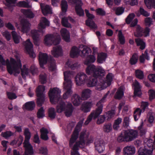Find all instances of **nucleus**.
<instances>
[{"label":"nucleus","mask_w":155,"mask_h":155,"mask_svg":"<svg viewBox=\"0 0 155 155\" xmlns=\"http://www.w3.org/2000/svg\"><path fill=\"white\" fill-rule=\"evenodd\" d=\"M44 110L42 107H41L37 113V116L38 118H42L45 117Z\"/></svg>","instance_id":"nucleus-57"},{"label":"nucleus","mask_w":155,"mask_h":155,"mask_svg":"<svg viewBox=\"0 0 155 155\" xmlns=\"http://www.w3.org/2000/svg\"><path fill=\"white\" fill-rule=\"evenodd\" d=\"M107 55L106 53L102 52L98 54L97 57V61L100 64H102L105 61Z\"/></svg>","instance_id":"nucleus-31"},{"label":"nucleus","mask_w":155,"mask_h":155,"mask_svg":"<svg viewBox=\"0 0 155 155\" xmlns=\"http://www.w3.org/2000/svg\"><path fill=\"white\" fill-rule=\"evenodd\" d=\"M101 80L102 82L100 84L101 86H103L106 82L108 86H109L111 84V82L112 80V74L109 73L107 74L106 76V81H104L103 79H101Z\"/></svg>","instance_id":"nucleus-29"},{"label":"nucleus","mask_w":155,"mask_h":155,"mask_svg":"<svg viewBox=\"0 0 155 155\" xmlns=\"http://www.w3.org/2000/svg\"><path fill=\"white\" fill-rule=\"evenodd\" d=\"M115 13L117 15H122L124 12V8L122 7H117L115 9Z\"/></svg>","instance_id":"nucleus-58"},{"label":"nucleus","mask_w":155,"mask_h":155,"mask_svg":"<svg viewBox=\"0 0 155 155\" xmlns=\"http://www.w3.org/2000/svg\"><path fill=\"white\" fill-rule=\"evenodd\" d=\"M79 132V130L76 127L69 140V143L70 147L73 146V144L76 142V140L78 138Z\"/></svg>","instance_id":"nucleus-15"},{"label":"nucleus","mask_w":155,"mask_h":155,"mask_svg":"<svg viewBox=\"0 0 155 155\" xmlns=\"http://www.w3.org/2000/svg\"><path fill=\"white\" fill-rule=\"evenodd\" d=\"M24 147L25 148V153L32 155L34 154V151L32 146L29 143H23Z\"/></svg>","instance_id":"nucleus-24"},{"label":"nucleus","mask_w":155,"mask_h":155,"mask_svg":"<svg viewBox=\"0 0 155 155\" xmlns=\"http://www.w3.org/2000/svg\"><path fill=\"white\" fill-rule=\"evenodd\" d=\"M35 103L33 101L26 102L24 105L26 110L30 111L33 110L35 108Z\"/></svg>","instance_id":"nucleus-28"},{"label":"nucleus","mask_w":155,"mask_h":155,"mask_svg":"<svg viewBox=\"0 0 155 155\" xmlns=\"http://www.w3.org/2000/svg\"><path fill=\"white\" fill-rule=\"evenodd\" d=\"M135 41L137 46H140V49L143 50L145 48L146 43L142 38H136Z\"/></svg>","instance_id":"nucleus-30"},{"label":"nucleus","mask_w":155,"mask_h":155,"mask_svg":"<svg viewBox=\"0 0 155 155\" xmlns=\"http://www.w3.org/2000/svg\"><path fill=\"white\" fill-rule=\"evenodd\" d=\"M21 70V74L22 78L25 79L26 78V75H28V69L27 68L25 65H23V68L22 69L21 67L19 69Z\"/></svg>","instance_id":"nucleus-48"},{"label":"nucleus","mask_w":155,"mask_h":155,"mask_svg":"<svg viewBox=\"0 0 155 155\" xmlns=\"http://www.w3.org/2000/svg\"><path fill=\"white\" fill-rule=\"evenodd\" d=\"M143 28L139 25H137L136 31L134 33V36L137 37H141L143 35Z\"/></svg>","instance_id":"nucleus-36"},{"label":"nucleus","mask_w":155,"mask_h":155,"mask_svg":"<svg viewBox=\"0 0 155 155\" xmlns=\"http://www.w3.org/2000/svg\"><path fill=\"white\" fill-rule=\"evenodd\" d=\"M61 6L62 12L63 13H65L67 11L68 7L67 1L65 0H62Z\"/></svg>","instance_id":"nucleus-52"},{"label":"nucleus","mask_w":155,"mask_h":155,"mask_svg":"<svg viewBox=\"0 0 155 155\" xmlns=\"http://www.w3.org/2000/svg\"><path fill=\"white\" fill-rule=\"evenodd\" d=\"M12 38L14 42L16 44H18L19 42L20 37L15 31H12Z\"/></svg>","instance_id":"nucleus-53"},{"label":"nucleus","mask_w":155,"mask_h":155,"mask_svg":"<svg viewBox=\"0 0 155 155\" xmlns=\"http://www.w3.org/2000/svg\"><path fill=\"white\" fill-rule=\"evenodd\" d=\"M86 134L85 132H81L80 134L79 137V140L78 141L79 142L82 143L84 145L85 144V141L84 140V136Z\"/></svg>","instance_id":"nucleus-60"},{"label":"nucleus","mask_w":155,"mask_h":155,"mask_svg":"<svg viewBox=\"0 0 155 155\" xmlns=\"http://www.w3.org/2000/svg\"><path fill=\"white\" fill-rule=\"evenodd\" d=\"M61 33L63 39L66 42L70 41V35L69 32L65 28H62L61 30Z\"/></svg>","instance_id":"nucleus-20"},{"label":"nucleus","mask_w":155,"mask_h":155,"mask_svg":"<svg viewBox=\"0 0 155 155\" xmlns=\"http://www.w3.org/2000/svg\"><path fill=\"white\" fill-rule=\"evenodd\" d=\"M97 108L95 111L92 112L88 117L86 120L85 121L84 124L87 125L91 121L92 118L95 119L97 118L102 112L103 108L102 106H97Z\"/></svg>","instance_id":"nucleus-8"},{"label":"nucleus","mask_w":155,"mask_h":155,"mask_svg":"<svg viewBox=\"0 0 155 155\" xmlns=\"http://www.w3.org/2000/svg\"><path fill=\"white\" fill-rule=\"evenodd\" d=\"M17 6L25 7V8H29V5L28 3L26 2L23 1H20L18 2L17 4Z\"/></svg>","instance_id":"nucleus-63"},{"label":"nucleus","mask_w":155,"mask_h":155,"mask_svg":"<svg viewBox=\"0 0 155 155\" xmlns=\"http://www.w3.org/2000/svg\"><path fill=\"white\" fill-rule=\"evenodd\" d=\"M66 105L64 102L61 101L56 106L57 111L58 113H61L64 111L66 107Z\"/></svg>","instance_id":"nucleus-33"},{"label":"nucleus","mask_w":155,"mask_h":155,"mask_svg":"<svg viewBox=\"0 0 155 155\" xmlns=\"http://www.w3.org/2000/svg\"><path fill=\"white\" fill-rule=\"evenodd\" d=\"M74 108L71 103H68L66 105L65 108L64 114L65 116L68 117H70L72 115Z\"/></svg>","instance_id":"nucleus-21"},{"label":"nucleus","mask_w":155,"mask_h":155,"mask_svg":"<svg viewBox=\"0 0 155 155\" xmlns=\"http://www.w3.org/2000/svg\"><path fill=\"white\" fill-rule=\"evenodd\" d=\"M124 135H123L122 134H121L118 137L117 140L119 142H122L123 141H129L127 136L125 135V132H124Z\"/></svg>","instance_id":"nucleus-54"},{"label":"nucleus","mask_w":155,"mask_h":155,"mask_svg":"<svg viewBox=\"0 0 155 155\" xmlns=\"http://www.w3.org/2000/svg\"><path fill=\"white\" fill-rule=\"evenodd\" d=\"M65 89L67 90V91L64 93L63 96V98L65 99L68 98L69 96L71 95V86L64 85Z\"/></svg>","instance_id":"nucleus-34"},{"label":"nucleus","mask_w":155,"mask_h":155,"mask_svg":"<svg viewBox=\"0 0 155 155\" xmlns=\"http://www.w3.org/2000/svg\"><path fill=\"white\" fill-rule=\"evenodd\" d=\"M135 75L136 77L140 80H142L144 78V74L143 72L140 69H137L135 72Z\"/></svg>","instance_id":"nucleus-46"},{"label":"nucleus","mask_w":155,"mask_h":155,"mask_svg":"<svg viewBox=\"0 0 155 155\" xmlns=\"http://www.w3.org/2000/svg\"><path fill=\"white\" fill-rule=\"evenodd\" d=\"M21 30L24 33H27L30 30L31 24L26 20L22 19L20 21Z\"/></svg>","instance_id":"nucleus-14"},{"label":"nucleus","mask_w":155,"mask_h":155,"mask_svg":"<svg viewBox=\"0 0 155 155\" xmlns=\"http://www.w3.org/2000/svg\"><path fill=\"white\" fill-rule=\"evenodd\" d=\"M95 148L100 153L103 152L104 150V146L103 141H97L95 142Z\"/></svg>","instance_id":"nucleus-26"},{"label":"nucleus","mask_w":155,"mask_h":155,"mask_svg":"<svg viewBox=\"0 0 155 155\" xmlns=\"http://www.w3.org/2000/svg\"><path fill=\"white\" fill-rule=\"evenodd\" d=\"M31 34L34 41L36 42L38 41V31L37 30H32L31 31Z\"/></svg>","instance_id":"nucleus-55"},{"label":"nucleus","mask_w":155,"mask_h":155,"mask_svg":"<svg viewBox=\"0 0 155 155\" xmlns=\"http://www.w3.org/2000/svg\"><path fill=\"white\" fill-rule=\"evenodd\" d=\"M24 134L25 137L23 143H29V140L31 137V134L28 128H26L25 129Z\"/></svg>","instance_id":"nucleus-37"},{"label":"nucleus","mask_w":155,"mask_h":155,"mask_svg":"<svg viewBox=\"0 0 155 155\" xmlns=\"http://www.w3.org/2000/svg\"><path fill=\"white\" fill-rule=\"evenodd\" d=\"M149 100L150 101L155 98V90L153 89H150L148 92Z\"/></svg>","instance_id":"nucleus-64"},{"label":"nucleus","mask_w":155,"mask_h":155,"mask_svg":"<svg viewBox=\"0 0 155 155\" xmlns=\"http://www.w3.org/2000/svg\"><path fill=\"white\" fill-rule=\"evenodd\" d=\"M114 110H112L108 111L104 115L107 118V120H108L109 119L114 117Z\"/></svg>","instance_id":"nucleus-59"},{"label":"nucleus","mask_w":155,"mask_h":155,"mask_svg":"<svg viewBox=\"0 0 155 155\" xmlns=\"http://www.w3.org/2000/svg\"><path fill=\"white\" fill-rule=\"evenodd\" d=\"M85 12L88 19L85 21L86 25L92 29H96L97 27L96 24L93 21V19L95 18V16L93 14L90 13L89 11L87 9H85Z\"/></svg>","instance_id":"nucleus-7"},{"label":"nucleus","mask_w":155,"mask_h":155,"mask_svg":"<svg viewBox=\"0 0 155 155\" xmlns=\"http://www.w3.org/2000/svg\"><path fill=\"white\" fill-rule=\"evenodd\" d=\"M40 6L42 13L44 15H46L48 14H52V10L49 5H46L44 3H41Z\"/></svg>","instance_id":"nucleus-17"},{"label":"nucleus","mask_w":155,"mask_h":155,"mask_svg":"<svg viewBox=\"0 0 155 155\" xmlns=\"http://www.w3.org/2000/svg\"><path fill=\"white\" fill-rule=\"evenodd\" d=\"M23 139V137L20 136L18 140H14L11 143V144L12 145L17 144L18 146H19L22 143Z\"/></svg>","instance_id":"nucleus-62"},{"label":"nucleus","mask_w":155,"mask_h":155,"mask_svg":"<svg viewBox=\"0 0 155 155\" xmlns=\"http://www.w3.org/2000/svg\"><path fill=\"white\" fill-rule=\"evenodd\" d=\"M122 119L121 118L118 117L114 121L113 125V127L114 130H117L120 127L119 125L121 123Z\"/></svg>","instance_id":"nucleus-47"},{"label":"nucleus","mask_w":155,"mask_h":155,"mask_svg":"<svg viewBox=\"0 0 155 155\" xmlns=\"http://www.w3.org/2000/svg\"><path fill=\"white\" fill-rule=\"evenodd\" d=\"M109 93V91H108L104 95L102 98L98 102L97 104V106H102V108L103 107V104L105 101L106 98L107 96Z\"/></svg>","instance_id":"nucleus-49"},{"label":"nucleus","mask_w":155,"mask_h":155,"mask_svg":"<svg viewBox=\"0 0 155 155\" xmlns=\"http://www.w3.org/2000/svg\"><path fill=\"white\" fill-rule=\"evenodd\" d=\"M48 115L51 120H53L55 118L56 114L54 108L51 107L48 110Z\"/></svg>","instance_id":"nucleus-42"},{"label":"nucleus","mask_w":155,"mask_h":155,"mask_svg":"<svg viewBox=\"0 0 155 155\" xmlns=\"http://www.w3.org/2000/svg\"><path fill=\"white\" fill-rule=\"evenodd\" d=\"M51 53L54 57L58 58L63 55L62 49L61 47L58 46L53 48V50L51 51Z\"/></svg>","instance_id":"nucleus-16"},{"label":"nucleus","mask_w":155,"mask_h":155,"mask_svg":"<svg viewBox=\"0 0 155 155\" xmlns=\"http://www.w3.org/2000/svg\"><path fill=\"white\" fill-rule=\"evenodd\" d=\"M48 58V55L46 53H42L41 52L39 53V61L41 67L43 68L44 65L47 63Z\"/></svg>","instance_id":"nucleus-13"},{"label":"nucleus","mask_w":155,"mask_h":155,"mask_svg":"<svg viewBox=\"0 0 155 155\" xmlns=\"http://www.w3.org/2000/svg\"><path fill=\"white\" fill-rule=\"evenodd\" d=\"M84 146V145L78 141L76 142L72 148L73 151L71 152V153H75V154L77 153L78 152V147H81H81H83Z\"/></svg>","instance_id":"nucleus-43"},{"label":"nucleus","mask_w":155,"mask_h":155,"mask_svg":"<svg viewBox=\"0 0 155 155\" xmlns=\"http://www.w3.org/2000/svg\"><path fill=\"white\" fill-rule=\"evenodd\" d=\"M124 155H134L135 152V148L133 146H127L123 149Z\"/></svg>","instance_id":"nucleus-18"},{"label":"nucleus","mask_w":155,"mask_h":155,"mask_svg":"<svg viewBox=\"0 0 155 155\" xmlns=\"http://www.w3.org/2000/svg\"><path fill=\"white\" fill-rule=\"evenodd\" d=\"M144 2L149 9H155V0H144Z\"/></svg>","instance_id":"nucleus-35"},{"label":"nucleus","mask_w":155,"mask_h":155,"mask_svg":"<svg viewBox=\"0 0 155 155\" xmlns=\"http://www.w3.org/2000/svg\"><path fill=\"white\" fill-rule=\"evenodd\" d=\"M61 39L59 37H55L51 34L47 35L45 37L44 41L47 45L50 46L52 45H57L60 42Z\"/></svg>","instance_id":"nucleus-5"},{"label":"nucleus","mask_w":155,"mask_h":155,"mask_svg":"<svg viewBox=\"0 0 155 155\" xmlns=\"http://www.w3.org/2000/svg\"><path fill=\"white\" fill-rule=\"evenodd\" d=\"M11 64L8 59L5 61L3 58L0 61L1 64L3 65H7V70L8 73L11 75L14 72L15 73H20V69L22 67L21 60L17 59L15 60L14 59L11 58L10 59Z\"/></svg>","instance_id":"nucleus-2"},{"label":"nucleus","mask_w":155,"mask_h":155,"mask_svg":"<svg viewBox=\"0 0 155 155\" xmlns=\"http://www.w3.org/2000/svg\"><path fill=\"white\" fill-rule=\"evenodd\" d=\"M125 132L129 141H132L137 136V132L135 130H125Z\"/></svg>","instance_id":"nucleus-12"},{"label":"nucleus","mask_w":155,"mask_h":155,"mask_svg":"<svg viewBox=\"0 0 155 155\" xmlns=\"http://www.w3.org/2000/svg\"><path fill=\"white\" fill-rule=\"evenodd\" d=\"M61 23L62 25L65 27H71V24L68 22V19L65 17H64L62 18L61 20Z\"/></svg>","instance_id":"nucleus-56"},{"label":"nucleus","mask_w":155,"mask_h":155,"mask_svg":"<svg viewBox=\"0 0 155 155\" xmlns=\"http://www.w3.org/2000/svg\"><path fill=\"white\" fill-rule=\"evenodd\" d=\"M86 71L88 75L92 76L89 77L87 83V85L88 87H92L97 84V78L99 77L104 75L105 71L101 67L96 68L93 64L88 65L86 69Z\"/></svg>","instance_id":"nucleus-1"},{"label":"nucleus","mask_w":155,"mask_h":155,"mask_svg":"<svg viewBox=\"0 0 155 155\" xmlns=\"http://www.w3.org/2000/svg\"><path fill=\"white\" fill-rule=\"evenodd\" d=\"M73 72L70 71H67L64 72V85L72 86L71 77L73 75Z\"/></svg>","instance_id":"nucleus-11"},{"label":"nucleus","mask_w":155,"mask_h":155,"mask_svg":"<svg viewBox=\"0 0 155 155\" xmlns=\"http://www.w3.org/2000/svg\"><path fill=\"white\" fill-rule=\"evenodd\" d=\"M138 155H152V150H151L145 146L144 147H140L138 151Z\"/></svg>","instance_id":"nucleus-19"},{"label":"nucleus","mask_w":155,"mask_h":155,"mask_svg":"<svg viewBox=\"0 0 155 155\" xmlns=\"http://www.w3.org/2000/svg\"><path fill=\"white\" fill-rule=\"evenodd\" d=\"M138 58L136 53L133 54L129 60V63L131 65H135L137 63Z\"/></svg>","instance_id":"nucleus-39"},{"label":"nucleus","mask_w":155,"mask_h":155,"mask_svg":"<svg viewBox=\"0 0 155 155\" xmlns=\"http://www.w3.org/2000/svg\"><path fill=\"white\" fill-rule=\"evenodd\" d=\"M33 45L32 43L29 39H28L25 42V50L29 54L30 57L34 58L35 57V55L33 51Z\"/></svg>","instance_id":"nucleus-10"},{"label":"nucleus","mask_w":155,"mask_h":155,"mask_svg":"<svg viewBox=\"0 0 155 155\" xmlns=\"http://www.w3.org/2000/svg\"><path fill=\"white\" fill-rule=\"evenodd\" d=\"M142 110L139 108H137L134 111V117L135 121H137L140 116Z\"/></svg>","instance_id":"nucleus-45"},{"label":"nucleus","mask_w":155,"mask_h":155,"mask_svg":"<svg viewBox=\"0 0 155 155\" xmlns=\"http://www.w3.org/2000/svg\"><path fill=\"white\" fill-rule=\"evenodd\" d=\"M78 54L79 52L77 47L75 46H73L70 53L71 57L72 58H74L77 57Z\"/></svg>","instance_id":"nucleus-38"},{"label":"nucleus","mask_w":155,"mask_h":155,"mask_svg":"<svg viewBox=\"0 0 155 155\" xmlns=\"http://www.w3.org/2000/svg\"><path fill=\"white\" fill-rule=\"evenodd\" d=\"M112 130V126L110 123H105L103 127V130L106 133L110 132Z\"/></svg>","instance_id":"nucleus-51"},{"label":"nucleus","mask_w":155,"mask_h":155,"mask_svg":"<svg viewBox=\"0 0 155 155\" xmlns=\"http://www.w3.org/2000/svg\"><path fill=\"white\" fill-rule=\"evenodd\" d=\"M61 91L60 90L56 87L51 89L48 93V96L50 101L52 104H55L58 101L60 98Z\"/></svg>","instance_id":"nucleus-4"},{"label":"nucleus","mask_w":155,"mask_h":155,"mask_svg":"<svg viewBox=\"0 0 155 155\" xmlns=\"http://www.w3.org/2000/svg\"><path fill=\"white\" fill-rule=\"evenodd\" d=\"M21 12L26 18H33L35 16L34 14L32 11L30 9H21Z\"/></svg>","instance_id":"nucleus-23"},{"label":"nucleus","mask_w":155,"mask_h":155,"mask_svg":"<svg viewBox=\"0 0 155 155\" xmlns=\"http://www.w3.org/2000/svg\"><path fill=\"white\" fill-rule=\"evenodd\" d=\"M45 87L43 85H39L36 88L35 91L37 96L38 97L37 103V105L41 107L44 103L45 99V96L44 93Z\"/></svg>","instance_id":"nucleus-3"},{"label":"nucleus","mask_w":155,"mask_h":155,"mask_svg":"<svg viewBox=\"0 0 155 155\" xmlns=\"http://www.w3.org/2000/svg\"><path fill=\"white\" fill-rule=\"evenodd\" d=\"M118 40L120 44L123 45L125 43V39L124 37L122 34L121 31H119L118 34Z\"/></svg>","instance_id":"nucleus-50"},{"label":"nucleus","mask_w":155,"mask_h":155,"mask_svg":"<svg viewBox=\"0 0 155 155\" xmlns=\"http://www.w3.org/2000/svg\"><path fill=\"white\" fill-rule=\"evenodd\" d=\"M96 60L95 57L93 55H89L87 57L84 62L86 65H88L94 62Z\"/></svg>","instance_id":"nucleus-40"},{"label":"nucleus","mask_w":155,"mask_h":155,"mask_svg":"<svg viewBox=\"0 0 155 155\" xmlns=\"http://www.w3.org/2000/svg\"><path fill=\"white\" fill-rule=\"evenodd\" d=\"M135 16V15L133 13L129 14L125 19L126 23L127 24H130Z\"/></svg>","instance_id":"nucleus-61"},{"label":"nucleus","mask_w":155,"mask_h":155,"mask_svg":"<svg viewBox=\"0 0 155 155\" xmlns=\"http://www.w3.org/2000/svg\"><path fill=\"white\" fill-rule=\"evenodd\" d=\"M39 25L41 28L44 29L46 26H49V22L46 18L43 17L42 18V22L40 23Z\"/></svg>","instance_id":"nucleus-41"},{"label":"nucleus","mask_w":155,"mask_h":155,"mask_svg":"<svg viewBox=\"0 0 155 155\" xmlns=\"http://www.w3.org/2000/svg\"><path fill=\"white\" fill-rule=\"evenodd\" d=\"M92 106V104L91 102H84L81 105V108L84 112L87 113L90 111Z\"/></svg>","instance_id":"nucleus-25"},{"label":"nucleus","mask_w":155,"mask_h":155,"mask_svg":"<svg viewBox=\"0 0 155 155\" xmlns=\"http://www.w3.org/2000/svg\"><path fill=\"white\" fill-rule=\"evenodd\" d=\"M68 1L75 6V9L78 15L80 16L84 15V11L81 8L83 3L81 0H68Z\"/></svg>","instance_id":"nucleus-6"},{"label":"nucleus","mask_w":155,"mask_h":155,"mask_svg":"<svg viewBox=\"0 0 155 155\" xmlns=\"http://www.w3.org/2000/svg\"><path fill=\"white\" fill-rule=\"evenodd\" d=\"M87 76L83 73H78L75 78V81L77 85L81 86L85 83L87 80Z\"/></svg>","instance_id":"nucleus-9"},{"label":"nucleus","mask_w":155,"mask_h":155,"mask_svg":"<svg viewBox=\"0 0 155 155\" xmlns=\"http://www.w3.org/2000/svg\"><path fill=\"white\" fill-rule=\"evenodd\" d=\"M91 90L88 89H86L83 90L81 94L82 100H84L89 98L91 94Z\"/></svg>","instance_id":"nucleus-32"},{"label":"nucleus","mask_w":155,"mask_h":155,"mask_svg":"<svg viewBox=\"0 0 155 155\" xmlns=\"http://www.w3.org/2000/svg\"><path fill=\"white\" fill-rule=\"evenodd\" d=\"M82 100H83L82 98L77 94H74L71 97L72 102L75 106H79Z\"/></svg>","instance_id":"nucleus-22"},{"label":"nucleus","mask_w":155,"mask_h":155,"mask_svg":"<svg viewBox=\"0 0 155 155\" xmlns=\"http://www.w3.org/2000/svg\"><path fill=\"white\" fill-rule=\"evenodd\" d=\"M134 86V95L140 97L141 96L142 93L139 83L137 81L136 82Z\"/></svg>","instance_id":"nucleus-27"},{"label":"nucleus","mask_w":155,"mask_h":155,"mask_svg":"<svg viewBox=\"0 0 155 155\" xmlns=\"http://www.w3.org/2000/svg\"><path fill=\"white\" fill-rule=\"evenodd\" d=\"M124 92L123 89L121 88L118 89L114 96L115 99L120 100L123 97Z\"/></svg>","instance_id":"nucleus-44"}]
</instances>
